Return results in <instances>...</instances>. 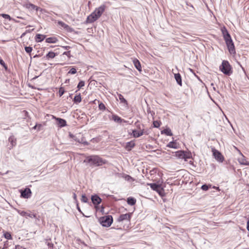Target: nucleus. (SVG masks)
Returning <instances> with one entry per match:
<instances>
[{"instance_id":"nucleus-59","label":"nucleus","mask_w":249,"mask_h":249,"mask_svg":"<svg viewBox=\"0 0 249 249\" xmlns=\"http://www.w3.org/2000/svg\"><path fill=\"white\" fill-rule=\"evenodd\" d=\"M213 188L215 189H216V190H219V189L218 187L213 186Z\"/></svg>"},{"instance_id":"nucleus-63","label":"nucleus","mask_w":249,"mask_h":249,"mask_svg":"<svg viewBox=\"0 0 249 249\" xmlns=\"http://www.w3.org/2000/svg\"><path fill=\"white\" fill-rule=\"evenodd\" d=\"M26 33L25 32V33H24L22 34V35H21V37H22V36H25V35L26 34Z\"/></svg>"},{"instance_id":"nucleus-2","label":"nucleus","mask_w":249,"mask_h":249,"mask_svg":"<svg viewBox=\"0 0 249 249\" xmlns=\"http://www.w3.org/2000/svg\"><path fill=\"white\" fill-rule=\"evenodd\" d=\"M84 162L89 163L90 165H95L97 166H101L106 163V160L98 156H90L86 158Z\"/></svg>"},{"instance_id":"nucleus-19","label":"nucleus","mask_w":249,"mask_h":249,"mask_svg":"<svg viewBox=\"0 0 249 249\" xmlns=\"http://www.w3.org/2000/svg\"><path fill=\"white\" fill-rule=\"evenodd\" d=\"M135 144L134 141H132L129 142H127L126 143L125 149L127 151H130L131 150L132 148H133L135 146Z\"/></svg>"},{"instance_id":"nucleus-25","label":"nucleus","mask_w":249,"mask_h":249,"mask_svg":"<svg viewBox=\"0 0 249 249\" xmlns=\"http://www.w3.org/2000/svg\"><path fill=\"white\" fill-rule=\"evenodd\" d=\"M127 203L128 204L133 206L136 203V199L132 197H129L127 199Z\"/></svg>"},{"instance_id":"nucleus-45","label":"nucleus","mask_w":249,"mask_h":249,"mask_svg":"<svg viewBox=\"0 0 249 249\" xmlns=\"http://www.w3.org/2000/svg\"><path fill=\"white\" fill-rule=\"evenodd\" d=\"M63 54L67 55L69 58H71V55L70 51L65 52L63 53Z\"/></svg>"},{"instance_id":"nucleus-8","label":"nucleus","mask_w":249,"mask_h":249,"mask_svg":"<svg viewBox=\"0 0 249 249\" xmlns=\"http://www.w3.org/2000/svg\"><path fill=\"white\" fill-rule=\"evenodd\" d=\"M24 7L30 11L36 10V11H38V10H41L40 7L31 3H25L24 5Z\"/></svg>"},{"instance_id":"nucleus-28","label":"nucleus","mask_w":249,"mask_h":249,"mask_svg":"<svg viewBox=\"0 0 249 249\" xmlns=\"http://www.w3.org/2000/svg\"><path fill=\"white\" fill-rule=\"evenodd\" d=\"M73 102L75 104H79L81 102V97L80 94L76 95L74 96L73 99Z\"/></svg>"},{"instance_id":"nucleus-50","label":"nucleus","mask_w":249,"mask_h":249,"mask_svg":"<svg viewBox=\"0 0 249 249\" xmlns=\"http://www.w3.org/2000/svg\"><path fill=\"white\" fill-rule=\"evenodd\" d=\"M65 50H69L71 47L69 46H63L62 47Z\"/></svg>"},{"instance_id":"nucleus-36","label":"nucleus","mask_w":249,"mask_h":249,"mask_svg":"<svg viewBox=\"0 0 249 249\" xmlns=\"http://www.w3.org/2000/svg\"><path fill=\"white\" fill-rule=\"evenodd\" d=\"M153 126L156 128H158L160 125V123L158 121H154L153 123Z\"/></svg>"},{"instance_id":"nucleus-22","label":"nucleus","mask_w":249,"mask_h":249,"mask_svg":"<svg viewBox=\"0 0 249 249\" xmlns=\"http://www.w3.org/2000/svg\"><path fill=\"white\" fill-rule=\"evenodd\" d=\"M0 16H1L2 18L7 19L9 20H12L15 22L18 23L19 21L16 20L15 19L12 18L9 15L6 14H0Z\"/></svg>"},{"instance_id":"nucleus-54","label":"nucleus","mask_w":249,"mask_h":249,"mask_svg":"<svg viewBox=\"0 0 249 249\" xmlns=\"http://www.w3.org/2000/svg\"><path fill=\"white\" fill-rule=\"evenodd\" d=\"M32 215H33L34 217H35V215H32V214H31L30 213H28V214L27 215V217L28 216V217H32Z\"/></svg>"},{"instance_id":"nucleus-55","label":"nucleus","mask_w":249,"mask_h":249,"mask_svg":"<svg viewBox=\"0 0 249 249\" xmlns=\"http://www.w3.org/2000/svg\"><path fill=\"white\" fill-rule=\"evenodd\" d=\"M37 126H38L37 124H36V125H35V126L32 128V129H37Z\"/></svg>"},{"instance_id":"nucleus-13","label":"nucleus","mask_w":249,"mask_h":249,"mask_svg":"<svg viewBox=\"0 0 249 249\" xmlns=\"http://www.w3.org/2000/svg\"><path fill=\"white\" fill-rule=\"evenodd\" d=\"M57 121V125L60 127H63L67 125V122L65 120L60 118L54 117Z\"/></svg>"},{"instance_id":"nucleus-32","label":"nucleus","mask_w":249,"mask_h":249,"mask_svg":"<svg viewBox=\"0 0 249 249\" xmlns=\"http://www.w3.org/2000/svg\"><path fill=\"white\" fill-rule=\"evenodd\" d=\"M123 178L127 181L131 182L134 180V179L129 175H124Z\"/></svg>"},{"instance_id":"nucleus-7","label":"nucleus","mask_w":249,"mask_h":249,"mask_svg":"<svg viewBox=\"0 0 249 249\" xmlns=\"http://www.w3.org/2000/svg\"><path fill=\"white\" fill-rule=\"evenodd\" d=\"M131 213H127L125 214H121L119 217L118 218V221L119 222H122L124 220H127L129 221L130 220L131 217Z\"/></svg>"},{"instance_id":"nucleus-10","label":"nucleus","mask_w":249,"mask_h":249,"mask_svg":"<svg viewBox=\"0 0 249 249\" xmlns=\"http://www.w3.org/2000/svg\"><path fill=\"white\" fill-rule=\"evenodd\" d=\"M91 199L92 203L95 206L99 204L102 201V199L97 195L92 196Z\"/></svg>"},{"instance_id":"nucleus-1","label":"nucleus","mask_w":249,"mask_h":249,"mask_svg":"<svg viewBox=\"0 0 249 249\" xmlns=\"http://www.w3.org/2000/svg\"><path fill=\"white\" fill-rule=\"evenodd\" d=\"M222 32L229 53L231 54L235 53L236 52L234 43L232 41L231 35L226 28L224 27V28L222 29Z\"/></svg>"},{"instance_id":"nucleus-11","label":"nucleus","mask_w":249,"mask_h":249,"mask_svg":"<svg viewBox=\"0 0 249 249\" xmlns=\"http://www.w3.org/2000/svg\"><path fill=\"white\" fill-rule=\"evenodd\" d=\"M105 10V6L104 5H102L96 8L94 12L98 16V18H99L104 12Z\"/></svg>"},{"instance_id":"nucleus-34","label":"nucleus","mask_w":249,"mask_h":249,"mask_svg":"<svg viewBox=\"0 0 249 249\" xmlns=\"http://www.w3.org/2000/svg\"><path fill=\"white\" fill-rule=\"evenodd\" d=\"M98 107L99 109L101 110H105L106 109L105 105L102 102H100L99 104Z\"/></svg>"},{"instance_id":"nucleus-47","label":"nucleus","mask_w":249,"mask_h":249,"mask_svg":"<svg viewBox=\"0 0 249 249\" xmlns=\"http://www.w3.org/2000/svg\"><path fill=\"white\" fill-rule=\"evenodd\" d=\"M73 198L75 203H77L78 202V200L77 199L76 195V194L75 193H73Z\"/></svg>"},{"instance_id":"nucleus-43","label":"nucleus","mask_w":249,"mask_h":249,"mask_svg":"<svg viewBox=\"0 0 249 249\" xmlns=\"http://www.w3.org/2000/svg\"><path fill=\"white\" fill-rule=\"evenodd\" d=\"M201 188L202 189V190H203L204 191H207L209 188V186L208 185H207V184H204V185H202Z\"/></svg>"},{"instance_id":"nucleus-5","label":"nucleus","mask_w":249,"mask_h":249,"mask_svg":"<svg viewBox=\"0 0 249 249\" xmlns=\"http://www.w3.org/2000/svg\"><path fill=\"white\" fill-rule=\"evenodd\" d=\"M213 156L217 161L222 162L224 160V157L222 156L221 153L218 150L213 149Z\"/></svg>"},{"instance_id":"nucleus-51","label":"nucleus","mask_w":249,"mask_h":249,"mask_svg":"<svg viewBox=\"0 0 249 249\" xmlns=\"http://www.w3.org/2000/svg\"><path fill=\"white\" fill-rule=\"evenodd\" d=\"M37 125H38V126L37 127V131H39L40 130V128L42 126V125H41V124H37Z\"/></svg>"},{"instance_id":"nucleus-9","label":"nucleus","mask_w":249,"mask_h":249,"mask_svg":"<svg viewBox=\"0 0 249 249\" xmlns=\"http://www.w3.org/2000/svg\"><path fill=\"white\" fill-rule=\"evenodd\" d=\"M99 18L96 14L93 12L90 15H89L87 18L86 22L87 23H92L97 20Z\"/></svg>"},{"instance_id":"nucleus-24","label":"nucleus","mask_w":249,"mask_h":249,"mask_svg":"<svg viewBox=\"0 0 249 249\" xmlns=\"http://www.w3.org/2000/svg\"><path fill=\"white\" fill-rule=\"evenodd\" d=\"M167 147L174 149H178V144L175 142H170L167 145Z\"/></svg>"},{"instance_id":"nucleus-29","label":"nucleus","mask_w":249,"mask_h":249,"mask_svg":"<svg viewBox=\"0 0 249 249\" xmlns=\"http://www.w3.org/2000/svg\"><path fill=\"white\" fill-rule=\"evenodd\" d=\"M56 54L53 52H49L46 55V57L47 59H49L50 58H53Z\"/></svg>"},{"instance_id":"nucleus-61","label":"nucleus","mask_w":249,"mask_h":249,"mask_svg":"<svg viewBox=\"0 0 249 249\" xmlns=\"http://www.w3.org/2000/svg\"><path fill=\"white\" fill-rule=\"evenodd\" d=\"M34 30V29H32L31 30H27V31H26V33H27V32H31L32 31H33Z\"/></svg>"},{"instance_id":"nucleus-48","label":"nucleus","mask_w":249,"mask_h":249,"mask_svg":"<svg viewBox=\"0 0 249 249\" xmlns=\"http://www.w3.org/2000/svg\"><path fill=\"white\" fill-rule=\"evenodd\" d=\"M69 137L71 138H72L73 139H74L75 138V136L73 135L72 134L70 133H69Z\"/></svg>"},{"instance_id":"nucleus-20","label":"nucleus","mask_w":249,"mask_h":249,"mask_svg":"<svg viewBox=\"0 0 249 249\" xmlns=\"http://www.w3.org/2000/svg\"><path fill=\"white\" fill-rule=\"evenodd\" d=\"M133 63L135 68L138 70V71H141L142 67L140 61L138 59L135 58L133 60Z\"/></svg>"},{"instance_id":"nucleus-27","label":"nucleus","mask_w":249,"mask_h":249,"mask_svg":"<svg viewBox=\"0 0 249 249\" xmlns=\"http://www.w3.org/2000/svg\"><path fill=\"white\" fill-rule=\"evenodd\" d=\"M58 41V39L55 37H50L46 39V42L49 43H55Z\"/></svg>"},{"instance_id":"nucleus-37","label":"nucleus","mask_w":249,"mask_h":249,"mask_svg":"<svg viewBox=\"0 0 249 249\" xmlns=\"http://www.w3.org/2000/svg\"><path fill=\"white\" fill-rule=\"evenodd\" d=\"M84 86H85V82L83 81H80L79 82L77 88H78V89H80L81 88L83 87Z\"/></svg>"},{"instance_id":"nucleus-64","label":"nucleus","mask_w":249,"mask_h":249,"mask_svg":"<svg viewBox=\"0 0 249 249\" xmlns=\"http://www.w3.org/2000/svg\"><path fill=\"white\" fill-rule=\"evenodd\" d=\"M17 18L20 19H23V18L21 17H18Z\"/></svg>"},{"instance_id":"nucleus-17","label":"nucleus","mask_w":249,"mask_h":249,"mask_svg":"<svg viewBox=\"0 0 249 249\" xmlns=\"http://www.w3.org/2000/svg\"><path fill=\"white\" fill-rule=\"evenodd\" d=\"M112 120L116 122L121 123L122 122H127V121L124 120L122 119L121 117H119L117 115H113L112 116Z\"/></svg>"},{"instance_id":"nucleus-23","label":"nucleus","mask_w":249,"mask_h":249,"mask_svg":"<svg viewBox=\"0 0 249 249\" xmlns=\"http://www.w3.org/2000/svg\"><path fill=\"white\" fill-rule=\"evenodd\" d=\"M150 187L151 189H152L154 191H159L160 189L161 186L157 184L156 183H150L149 184Z\"/></svg>"},{"instance_id":"nucleus-30","label":"nucleus","mask_w":249,"mask_h":249,"mask_svg":"<svg viewBox=\"0 0 249 249\" xmlns=\"http://www.w3.org/2000/svg\"><path fill=\"white\" fill-rule=\"evenodd\" d=\"M118 97L121 103H124L125 105H127L128 103L127 101L124 98V96L122 94H119Z\"/></svg>"},{"instance_id":"nucleus-56","label":"nucleus","mask_w":249,"mask_h":249,"mask_svg":"<svg viewBox=\"0 0 249 249\" xmlns=\"http://www.w3.org/2000/svg\"><path fill=\"white\" fill-rule=\"evenodd\" d=\"M59 24L60 25H61L62 26H63V25H65V24L62 21H59Z\"/></svg>"},{"instance_id":"nucleus-60","label":"nucleus","mask_w":249,"mask_h":249,"mask_svg":"<svg viewBox=\"0 0 249 249\" xmlns=\"http://www.w3.org/2000/svg\"><path fill=\"white\" fill-rule=\"evenodd\" d=\"M190 154H188V155H187V154L186 153V156L189 157L188 159H189L190 158Z\"/></svg>"},{"instance_id":"nucleus-31","label":"nucleus","mask_w":249,"mask_h":249,"mask_svg":"<svg viewBox=\"0 0 249 249\" xmlns=\"http://www.w3.org/2000/svg\"><path fill=\"white\" fill-rule=\"evenodd\" d=\"M9 142L11 143L12 146L16 144V139H15L14 136H10L9 138Z\"/></svg>"},{"instance_id":"nucleus-12","label":"nucleus","mask_w":249,"mask_h":249,"mask_svg":"<svg viewBox=\"0 0 249 249\" xmlns=\"http://www.w3.org/2000/svg\"><path fill=\"white\" fill-rule=\"evenodd\" d=\"M240 154L241 157L238 159V162L240 164L244 165H249V161L247 160L246 157L240 152Z\"/></svg>"},{"instance_id":"nucleus-35","label":"nucleus","mask_w":249,"mask_h":249,"mask_svg":"<svg viewBox=\"0 0 249 249\" xmlns=\"http://www.w3.org/2000/svg\"><path fill=\"white\" fill-rule=\"evenodd\" d=\"M78 142L80 143L83 144L84 145H88L89 143L84 140V138H82L80 140L78 141Z\"/></svg>"},{"instance_id":"nucleus-38","label":"nucleus","mask_w":249,"mask_h":249,"mask_svg":"<svg viewBox=\"0 0 249 249\" xmlns=\"http://www.w3.org/2000/svg\"><path fill=\"white\" fill-rule=\"evenodd\" d=\"M77 71L75 68L72 67L68 72V74H74L76 73Z\"/></svg>"},{"instance_id":"nucleus-52","label":"nucleus","mask_w":249,"mask_h":249,"mask_svg":"<svg viewBox=\"0 0 249 249\" xmlns=\"http://www.w3.org/2000/svg\"><path fill=\"white\" fill-rule=\"evenodd\" d=\"M76 204H77V210H78V211H79V212H80V213H82V212H81V209H80V207H79V206H78V202H77V203H76Z\"/></svg>"},{"instance_id":"nucleus-15","label":"nucleus","mask_w":249,"mask_h":249,"mask_svg":"<svg viewBox=\"0 0 249 249\" xmlns=\"http://www.w3.org/2000/svg\"><path fill=\"white\" fill-rule=\"evenodd\" d=\"M45 244L48 246L50 249H54V246L53 243L51 241V238L50 237H47L45 240Z\"/></svg>"},{"instance_id":"nucleus-44","label":"nucleus","mask_w":249,"mask_h":249,"mask_svg":"<svg viewBox=\"0 0 249 249\" xmlns=\"http://www.w3.org/2000/svg\"><path fill=\"white\" fill-rule=\"evenodd\" d=\"M0 64L2 66L5 70H7V67L4 62V61L2 59H0Z\"/></svg>"},{"instance_id":"nucleus-16","label":"nucleus","mask_w":249,"mask_h":249,"mask_svg":"<svg viewBox=\"0 0 249 249\" xmlns=\"http://www.w3.org/2000/svg\"><path fill=\"white\" fill-rule=\"evenodd\" d=\"M132 135L134 138H137L143 135V132L142 130L138 131L135 129L132 130Z\"/></svg>"},{"instance_id":"nucleus-58","label":"nucleus","mask_w":249,"mask_h":249,"mask_svg":"<svg viewBox=\"0 0 249 249\" xmlns=\"http://www.w3.org/2000/svg\"><path fill=\"white\" fill-rule=\"evenodd\" d=\"M73 140H74L75 141L77 142H78V141L80 140V139H77L76 137H75V138Z\"/></svg>"},{"instance_id":"nucleus-49","label":"nucleus","mask_w":249,"mask_h":249,"mask_svg":"<svg viewBox=\"0 0 249 249\" xmlns=\"http://www.w3.org/2000/svg\"><path fill=\"white\" fill-rule=\"evenodd\" d=\"M142 131H143V135L144 134H145V135H148V133L147 131L144 130V129H142Z\"/></svg>"},{"instance_id":"nucleus-40","label":"nucleus","mask_w":249,"mask_h":249,"mask_svg":"<svg viewBox=\"0 0 249 249\" xmlns=\"http://www.w3.org/2000/svg\"><path fill=\"white\" fill-rule=\"evenodd\" d=\"M32 50H33L32 47H31L30 46H26L25 47V50L26 52L28 53H31Z\"/></svg>"},{"instance_id":"nucleus-39","label":"nucleus","mask_w":249,"mask_h":249,"mask_svg":"<svg viewBox=\"0 0 249 249\" xmlns=\"http://www.w3.org/2000/svg\"><path fill=\"white\" fill-rule=\"evenodd\" d=\"M81 200L83 202L87 203L88 201V199L85 195H82Z\"/></svg>"},{"instance_id":"nucleus-53","label":"nucleus","mask_w":249,"mask_h":249,"mask_svg":"<svg viewBox=\"0 0 249 249\" xmlns=\"http://www.w3.org/2000/svg\"><path fill=\"white\" fill-rule=\"evenodd\" d=\"M247 229L248 231H249V220L247 222Z\"/></svg>"},{"instance_id":"nucleus-42","label":"nucleus","mask_w":249,"mask_h":249,"mask_svg":"<svg viewBox=\"0 0 249 249\" xmlns=\"http://www.w3.org/2000/svg\"><path fill=\"white\" fill-rule=\"evenodd\" d=\"M18 213L20 215L22 216L27 217V215L28 214V213L24 211H18Z\"/></svg>"},{"instance_id":"nucleus-21","label":"nucleus","mask_w":249,"mask_h":249,"mask_svg":"<svg viewBox=\"0 0 249 249\" xmlns=\"http://www.w3.org/2000/svg\"><path fill=\"white\" fill-rule=\"evenodd\" d=\"M46 37L45 35H41V34H37L36 36V41L37 42H40L42 41Z\"/></svg>"},{"instance_id":"nucleus-6","label":"nucleus","mask_w":249,"mask_h":249,"mask_svg":"<svg viewBox=\"0 0 249 249\" xmlns=\"http://www.w3.org/2000/svg\"><path fill=\"white\" fill-rule=\"evenodd\" d=\"M21 196L24 198H29L31 196L32 192L30 189L25 188L24 190L20 192Z\"/></svg>"},{"instance_id":"nucleus-41","label":"nucleus","mask_w":249,"mask_h":249,"mask_svg":"<svg viewBox=\"0 0 249 249\" xmlns=\"http://www.w3.org/2000/svg\"><path fill=\"white\" fill-rule=\"evenodd\" d=\"M65 92V90L63 88L59 89L58 94L60 97L62 96Z\"/></svg>"},{"instance_id":"nucleus-3","label":"nucleus","mask_w":249,"mask_h":249,"mask_svg":"<svg viewBox=\"0 0 249 249\" xmlns=\"http://www.w3.org/2000/svg\"><path fill=\"white\" fill-rule=\"evenodd\" d=\"M219 69L225 75L230 76L232 73V67L227 60L222 61L221 65L219 66Z\"/></svg>"},{"instance_id":"nucleus-57","label":"nucleus","mask_w":249,"mask_h":249,"mask_svg":"<svg viewBox=\"0 0 249 249\" xmlns=\"http://www.w3.org/2000/svg\"><path fill=\"white\" fill-rule=\"evenodd\" d=\"M69 81H70V79H66L65 80V83H66V84L69 83Z\"/></svg>"},{"instance_id":"nucleus-33","label":"nucleus","mask_w":249,"mask_h":249,"mask_svg":"<svg viewBox=\"0 0 249 249\" xmlns=\"http://www.w3.org/2000/svg\"><path fill=\"white\" fill-rule=\"evenodd\" d=\"M4 237L7 240H11L12 239L11 234L10 232H6L4 233Z\"/></svg>"},{"instance_id":"nucleus-46","label":"nucleus","mask_w":249,"mask_h":249,"mask_svg":"<svg viewBox=\"0 0 249 249\" xmlns=\"http://www.w3.org/2000/svg\"><path fill=\"white\" fill-rule=\"evenodd\" d=\"M135 125H136L138 129L140 130L141 129V124L139 121H137L136 122H135Z\"/></svg>"},{"instance_id":"nucleus-62","label":"nucleus","mask_w":249,"mask_h":249,"mask_svg":"<svg viewBox=\"0 0 249 249\" xmlns=\"http://www.w3.org/2000/svg\"><path fill=\"white\" fill-rule=\"evenodd\" d=\"M239 64L240 65V67L242 68V70L244 71V68L241 66V65L240 63H239Z\"/></svg>"},{"instance_id":"nucleus-18","label":"nucleus","mask_w":249,"mask_h":249,"mask_svg":"<svg viewBox=\"0 0 249 249\" xmlns=\"http://www.w3.org/2000/svg\"><path fill=\"white\" fill-rule=\"evenodd\" d=\"M175 78L177 83L180 86H182V79L180 74L179 73L174 74Z\"/></svg>"},{"instance_id":"nucleus-14","label":"nucleus","mask_w":249,"mask_h":249,"mask_svg":"<svg viewBox=\"0 0 249 249\" xmlns=\"http://www.w3.org/2000/svg\"><path fill=\"white\" fill-rule=\"evenodd\" d=\"M175 155L179 159H184L185 160L188 158V157L186 156V153L182 151H178L176 152Z\"/></svg>"},{"instance_id":"nucleus-26","label":"nucleus","mask_w":249,"mask_h":249,"mask_svg":"<svg viewBox=\"0 0 249 249\" xmlns=\"http://www.w3.org/2000/svg\"><path fill=\"white\" fill-rule=\"evenodd\" d=\"M161 134H165V135L167 136H172L173 133L171 132V130L170 128H167L166 129H164V130H162L161 131Z\"/></svg>"},{"instance_id":"nucleus-4","label":"nucleus","mask_w":249,"mask_h":249,"mask_svg":"<svg viewBox=\"0 0 249 249\" xmlns=\"http://www.w3.org/2000/svg\"><path fill=\"white\" fill-rule=\"evenodd\" d=\"M99 222L103 227H108L113 222V217L110 215L102 216L100 218Z\"/></svg>"}]
</instances>
